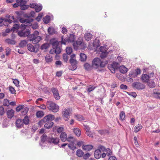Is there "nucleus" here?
<instances>
[{
	"label": "nucleus",
	"mask_w": 160,
	"mask_h": 160,
	"mask_svg": "<svg viewBox=\"0 0 160 160\" xmlns=\"http://www.w3.org/2000/svg\"><path fill=\"white\" fill-rule=\"evenodd\" d=\"M47 107L48 109L52 112H56L58 111L59 106L55 103L52 101H48L47 102Z\"/></svg>",
	"instance_id": "nucleus-2"
},
{
	"label": "nucleus",
	"mask_w": 160,
	"mask_h": 160,
	"mask_svg": "<svg viewBox=\"0 0 160 160\" xmlns=\"http://www.w3.org/2000/svg\"><path fill=\"white\" fill-rule=\"evenodd\" d=\"M101 60L98 58H95L92 61V67L95 68H97L99 67Z\"/></svg>",
	"instance_id": "nucleus-12"
},
{
	"label": "nucleus",
	"mask_w": 160,
	"mask_h": 160,
	"mask_svg": "<svg viewBox=\"0 0 160 160\" xmlns=\"http://www.w3.org/2000/svg\"><path fill=\"white\" fill-rule=\"evenodd\" d=\"M64 128L63 127H61L57 128V132L58 133H62L63 132Z\"/></svg>",
	"instance_id": "nucleus-59"
},
{
	"label": "nucleus",
	"mask_w": 160,
	"mask_h": 160,
	"mask_svg": "<svg viewBox=\"0 0 160 160\" xmlns=\"http://www.w3.org/2000/svg\"><path fill=\"white\" fill-rule=\"evenodd\" d=\"M49 47V45L48 43H45L42 45L41 47V49H44L48 48Z\"/></svg>",
	"instance_id": "nucleus-51"
},
{
	"label": "nucleus",
	"mask_w": 160,
	"mask_h": 160,
	"mask_svg": "<svg viewBox=\"0 0 160 160\" xmlns=\"http://www.w3.org/2000/svg\"><path fill=\"white\" fill-rule=\"evenodd\" d=\"M30 26H31L32 28L33 29H36L38 27V24L37 23H35L34 24H32Z\"/></svg>",
	"instance_id": "nucleus-63"
},
{
	"label": "nucleus",
	"mask_w": 160,
	"mask_h": 160,
	"mask_svg": "<svg viewBox=\"0 0 160 160\" xmlns=\"http://www.w3.org/2000/svg\"><path fill=\"white\" fill-rule=\"evenodd\" d=\"M44 115V113L42 111H38L37 112L36 116L38 118L42 117Z\"/></svg>",
	"instance_id": "nucleus-39"
},
{
	"label": "nucleus",
	"mask_w": 160,
	"mask_h": 160,
	"mask_svg": "<svg viewBox=\"0 0 160 160\" xmlns=\"http://www.w3.org/2000/svg\"><path fill=\"white\" fill-rule=\"evenodd\" d=\"M48 142L49 143L57 145L59 142V139L57 137H49L48 138Z\"/></svg>",
	"instance_id": "nucleus-10"
},
{
	"label": "nucleus",
	"mask_w": 160,
	"mask_h": 160,
	"mask_svg": "<svg viewBox=\"0 0 160 160\" xmlns=\"http://www.w3.org/2000/svg\"><path fill=\"white\" fill-rule=\"evenodd\" d=\"M53 48L55 49V52L56 54H59L60 53L61 51L59 46Z\"/></svg>",
	"instance_id": "nucleus-47"
},
{
	"label": "nucleus",
	"mask_w": 160,
	"mask_h": 160,
	"mask_svg": "<svg viewBox=\"0 0 160 160\" xmlns=\"http://www.w3.org/2000/svg\"><path fill=\"white\" fill-rule=\"evenodd\" d=\"M17 2L13 5L14 8L18 7L19 6L23 4L24 2L22 1V0H16Z\"/></svg>",
	"instance_id": "nucleus-25"
},
{
	"label": "nucleus",
	"mask_w": 160,
	"mask_h": 160,
	"mask_svg": "<svg viewBox=\"0 0 160 160\" xmlns=\"http://www.w3.org/2000/svg\"><path fill=\"white\" fill-rule=\"evenodd\" d=\"M42 9V6H38V5L36 6L35 8V10L36 12H40Z\"/></svg>",
	"instance_id": "nucleus-53"
},
{
	"label": "nucleus",
	"mask_w": 160,
	"mask_h": 160,
	"mask_svg": "<svg viewBox=\"0 0 160 160\" xmlns=\"http://www.w3.org/2000/svg\"><path fill=\"white\" fill-rule=\"evenodd\" d=\"M75 35L72 34H71L70 35L69 37L67 40V41H65V42H73L75 40Z\"/></svg>",
	"instance_id": "nucleus-23"
},
{
	"label": "nucleus",
	"mask_w": 160,
	"mask_h": 160,
	"mask_svg": "<svg viewBox=\"0 0 160 160\" xmlns=\"http://www.w3.org/2000/svg\"><path fill=\"white\" fill-rule=\"evenodd\" d=\"M152 95L155 98L160 99V92L158 89H154L153 90Z\"/></svg>",
	"instance_id": "nucleus-15"
},
{
	"label": "nucleus",
	"mask_w": 160,
	"mask_h": 160,
	"mask_svg": "<svg viewBox=\"0 0 160 160\" xmlns=\"http://www.w3.org/2000/svg\"><path fill=\"white\" fill-rule=\"evenodd\" d=\"M48 139L47 138V136L45 135H42L41 137V142H44Z\"/></svg>",
	"instance_id": "nucleus-57"
},
{
	"label": "nucleus",
	"mask_w": 160,
	"mask_h": 160,
	"mask_svg": "<svg viewBox=\"0 0 160 160\" xmlns=\"http://www.w3.org/2000/svg\"><path fill=\"white\" fill-rule=\"evenodd\" d=\"M16 126L18 128H21L23 126V122L22 120L18 119L15 122Z\"/></svg>",
	"instance_id": "nucleus-17"
},
{
	"label": "nucleus",
	"mask_w": 160,
	"mask_h": 160,
	"mask_svg": "<svg viewBox=\"0 0 160 160\" xmlns=\"http://www.w3.org/2000/svg\"><path fill=\"white\" fill-rule=\"evenodd\" d=\"M14 111L12 109L8 110L7 112V116L8 118H12L14 115Z\"/></svg>",
	"instance_id": "nucleus-21"
},
{
	"label": "nucleus",
	"mask_w": 160,
	"mask_h": 160,
	"mask_svg": "<svg viewBox=\"0 0 160 160\" xmlns=\"http://www.w3.org/2000/svg\"><path fill=\"white\" fill-rule=\"evenodd\" d=\"M80 60L82 61H85L87 58V56L84 53H81L80 54Z\"/></svg>",
	"instance_id": "nucleus-40"
},
{
	"label": "nucleus",
	"mask_w": 160,
	"mask_h": 160,
	"mask_svg": "<svg viewBox=\"0 0 160 160\" xmlns=\"http://www.w3.org/2000/svg\"><path fill=\"white\" fill-rule=\"evenodd\" d=\"M68 145L69 148L71 149L74 150L76 148L75 144L73 142H72L68 144Z\"/></svg>",
	"instance_id": "nucleus-31"
},
{
	"label": "nucleus",
	"mask_w": 160,
	"mask_h": 160,
	"mask_svg": "<svg viewBox=\"0 0 160 160\" xmlns=\"http://www.w3.org/2000/svg\"><path fill=\"white\" fill-rule=\"evenodd\" d=\"M142 128V126L141 124H138L134 128V131L135 132H139Z\"/></svg>",
	"instance_id": "nucleus-28"
},
{
	"label": "nucleus",
	"mask_w": 160,
	"mask_h": 160,
	"mask_svg": "<svg viewBox=\"0 0 160 160\" xmlns=\"http://www.w3.org/2000/svg\"><path fill=\"white\" fill-rule=\"evenodd\" d=\"M149 77L146 74H143L142 76V80L143 82H147L149 80Z\"/></svg>",
	"instance_id": "nucleus-22"
},
{
	"label": "nucleus",
	"mask_w": 160,
	"mask_h": 160,
	"mask_svg": "<svg viewBox=\"0 0 160 160\" xmlns=\"http://www.w3.org/2000/svg\"><path fill=\"white\" fill-rule=\"evenodd\" d=\"M93 148V146L90 145H84L82 146V148L83 150L89 151L91 150Z\"/></svg>",
	"instance_id": "nucleus-20"
},
{
	"label": "nucleus",
	"mask_w": 160,
	"mask_h": 160,
	"mask_svg": "<svg viewBox=\"0 0 160 160\" xmlns=\"http://www.w3.org/2000/svg\"><path fill=\"white\" fill-rule=\"evenodd\" d=\"M75 57V54H72L70 56L69 62L72 66L71 68L70 69L71 70H74L77 68L78 62L76 60Z\"/></svg>",
	"instance_id": "nucleus-3"
},
{
	"label": "nucleus",
	"mask_w": 160,
	"mask_h": 160,
	"mask_svg": "<svg viewBox=\"0 0 160 160\" xmlns=\"http://www.w3.org/2000/svg\"><path fill=\"white\" fill-rule=\"evenodd\" d=\"M98 150H100V151L101 152H104V151H105L106 152H107V153L110 152V150L109 148H106L105 147H104L103 146L100 145L98 147Z\"/></svg>",
	"instance_id": "nucleus-18"
},
{
	"label": "nucleus",
	"mask_w": 160,
	"mask_h": 160,
	"mask_svg": "<svg viewBox=\"0 0 160 160\" xmlns=\"http://www.w3.org/2000/svg\"><path fill=\"white\" fill-rule=\"evenodd\" d=\"M61 141L63 142H65L67 140V135L64 132H62L60 136Z\"/></svg>",
	"instance_id": "nucleus-16"
},
{
	"label": "nucleus",
	"mask_w": 160,
	"mask_h": 160,
	"mask_svg": "<svg viewBox=\"0 0 160 160\" xmlns=\"http://www.w3.org/2000/svg\"><path fill=\"white\" fill-rule=\"evenodd\" d=\"M128 94L130 96H131L134 98H136L137 96L136 93L135 92H128Z\"/></svg>",
	"instance_id": "nucleus-62"
},
{
	"label": "nucleus",
	"mask_w": 160,
	"mask_h": 160,
	"mask_svg": "<svg viewBox=\"0 0 160 160\" xmlns=\"http://www.w3.org/2000/svg\"><path fill=\"white\" fill-rule=\"evenodd\" d=\"M48 32L50 34H52L55 33L54 29L52 28L49 27L48 29Z\"/></svg>",
	"instance_id": "nucleus-49"
},
{
	"label": "nucleus",
	"mask_w": 160,
	"mask_h": 160,
	"mask_svg": "<svg viewBox=\"0 0 160 160\" xmlns=\"http://www.w3.org/2000/svg\"><path fill=\"white\" fill-rule=\"evenodd\" d=\"M23 124L27 125L29 123V120L28 116H26L23 120Z\"/></svg>",
	"instance_id": "nucleus-45"
},
{
	"label": "nucleus",
	"mask_w": 160,
	"mask_h": 160,
	"mask_svg": "<svg viewBox=\"0 0 160 160\" xmlns=\"http://www.w3.org/2000/svg\"><path fill=\"white\" fill-rule=\"evenodd\" d=\"M27 42L26 40L22 41L19 44L20 47H23L27 44Z\"/></svg>",
	"instance_id": "nucleus-46"
},
{
	"label": "nucleus",
	"mask_w": 160,
	"mask_h": 160,
	"mask_svg": "<svg viewBox=\"0 0 160 160\" xmlns=\"http://www.w3.org/2000/svg\"><path fill=\"white\" fill-rule=\"evenodd\" d=\"M90 156V155L89 153H87L85 155H83V158L84 159H88Z\"/></svg>",
	"instance_id": "nucleus-61"
},
{
	"label": "nucleus",
	"mask_w": 160,
	"mask_h": 160,
	"mask_svg": "<svg viewBox=\"0 0 160 160\" xmlns=\"http://www.w3.org/2000/svg\"><path fill=\"white\" fill-rule=\"evenodd\" d=\"M93 46L95 48H98L100 45V42L99 40H95L93 41Z\"/></svg>",
	"instance_id": "nucleus-38"
},
{
	"label": "nucleus",
	"mask_w": 160,
	"mask_h": 160,
	"mask_svg": "<svg viewBox=\"0 0 160 160\" xmlns=\"http://www.w3.org/2000/svg\"><path fill=\"white\" fill-rule=\"evenodd\" d=\"M53 123L52 122H49L46 123L44 126V128L47 129L51 128L53 125Z\"/></svg>",
	"instance_id": "nucleus-26"
},
{
	"label": "nucleus",
	"mask_w": 160,
	"mask_h": 160,
	"mask_svg": "<svg viewBox=\"0 0 160 160\" xmlns=\"http://www.w3.org/2000/svg\"><path fill=\"white\" fill-rule=\"evenodd\" d=\"M82 42V41L78 40L77 41L75 42H74L73 44L74 48L77 49L78 46L81 44Z\"/></svg>",
	"instance_id": "nucleus-32"
},
{
	"label": "nucleus",
	"mask_w": 160,
	"mask_h": 160,
	"mask_svg": "<svg viewBox=\"0 0 160 160\" xmlns=\"http://www.w3.org/2000/svg\"><path fill=\"white\" fill-rule=\"evenodd\" d=\"M134 71L136 74H135V76L133 77H136L139 74L141 73V70L139 68H137L136 70Z\"/></svg>",
	"instance_id": "nucleus-58"
},
{
	"label": "nucleus",
	"mask_w": 160,
	"mask_h": 160,
	"mask_svg": "<svg viewBox=\"0 0 160 160\" xmlns=\"http://www.w3.org/2000/svg\"><path fill=\"white\" fill-rule=\"evenodd\" d=\"M51 91L53 93L54 97L57 100H58L60 99V97L57 89L55 88H52L51 89Z\"/></svg>",
	"instance_id": "nucleus-13"
},
{
	"label": "nucleus",
	"mask_w": 160,
	"mask_h": 160,
	"mask_svg": "<svg viewBox=\"0 0 160 160\" xmlns=\"http://www.w3.org/2000/svg\"><path fill=\"white\" fill-rule=\"evenodd\" d=\"M9 90L11 93L12 94H15L16 90L12 86H10L9 87Z\"/></svg>",
	"instance_id": "nucleus-48"
},
{
	"label": "nucleus",
	"mask_w": 160,
	"mask_h": 160,
	"mask_svg": "<svg viewBox=\"0 0 160 160\" xmlns=\"http://www.w3.org/2000/svg\"><path fill=\"white\" fill-rule=\"evenodd\" d=\"M120 120L123 121L125 120V114L124 112L122 111L119 114Z\"/></svg>",
	"instance_id": "nucleus-33"
},
{
	"label": "nucleus",
	"mask_w": 160,
	"mask_h": 160,
	"mask_svg": "<svg viewBox=\"0 0 160 160\" xmlns=\"http://www.w3.org/2000/svg\"><path fill=\"white\" fill-rule=\"evenodd\" d=\"M100 51L102 53L101 55V58H104L106 56L107 54L106 53V51L105 50L104 47L101 46L100 48Z\"/></svg>",
	"instance_id": "nucleus-19"
},
{
	"label": "nucleus",
	"mask_w": 160,
	"mask_h": 160,
	"mask_svg": "<svg viewBox=\"0 0 160 160\" xmlns=\"http://www.w3.org/2000/svg\"><path fill=\"white\" fill-rule=\"evenodd\" d=\"M9 101L7 99H5L3 101V105L4 106H9Z\"/></svg>",
	"instance_id": "nucleus-50"
},
{
	"label": "nucleus",
	"mask_w": 160,
	"mask_h": 160,
	"mask_svg": "<svg viewBox=\"0 0 160 160\" xmlns=\"http://www.w3.org/2000/svg\"><path fill=\"white\" fill-rule=\"evenodd\" d=\"M63 58L64 61L65 62H67L68 60V55L66 54H64L63 55Z\"/></svg>",
	"instance_id": "nucleus-60"
},
{
	"label": "nucleus",
	"mask_w": 160,
	"mask_h": 160,
	"mask_svg": "<svg viewBox=\"0 0 160 160\" xmlns=\"http://www.w3.org/2000/svg\"><path fill=\"white\" fill-rule=\"evenodd\" d=\"M96 88V87H93V85H90L88 88L87 91L88 92H90L92 91L94 89Z\"/></svg>",
	"instance_id": "nucleus-55"
},
{
	"label": "nucleus",
	"mask_w": 160,
	"mask_h": 160,
	"mask_svg": "<svg viewBox=\"0 0 160 160\" xmlns=\"http://www.w3.org/2000/svg\"><path fill=\"white\" fill-rule=\"evenodd\" d=\"M92 35L90 33H87L85 35V39L89 41L92 38Z\"/></svg>",
	"instance_id": "nucleus-36"
},
{
	"label": "nucleus",
	"mask_w": 160,
	"mask_h": 160,
	"mask_svg": "<svg viewBox=\"0 0 160 160\" xmlns=\"http://www.w3.org/2000/svg\"><path fill=\"white\" fill-rule=\"evenodd\" d=\"M75 118L78 121H82L84 120V118L81 115H77L75 116Z\"/></svg>",
	"instance_id": "nucleus-44"
},
{
	"label": "nucleus",
	"mask_w": 160,
	"mask_h": 160,
	"mask_svg": "<svg viewBox=\"0 0 160 160\" xmlns=\"http://www.w3.org/2000/svg\"><path fill=\"white\" fill-rule=\"evenodd\" d=\"M85 133L86 134H87V135L90 137H93V133L91 131H89V130H87L86 132Z\"/></svg>",
	"instance_id": "nucleus-56"
},
{
	"label": "nucleus",
	"mask_w": 160,
	"mask_h": 160,
	"mask_svg": "<svg viewBox=\"0 0 160 160\" xmlns=\"http://www.w3.org/2000/svg\"><path fill=\"white\" fill-rule=\"evenodd\" d=\"M108 62L107 61H102L101 60V62L100 63L99 67H101V68H103L107 64Z\"/></svg>",
	"instance_id": "nucleus-54"
},
{
	"label": "nucleus",
	"mask_w": 160,
	"mask_h": 160,
	"mask_svg": "<svg viewBox=\"0 0 160 160\" xmlns=\"http://www.w3.org/2000/svg\"><path fill=\"white\" fill-rule=\"evenodd\" d=\"M94 156L95 158L97 159L99 158L101 156V152L100 150L97 149L94 152Z\"/></svg>",
	"instance_id": "nucleus-24"
},
{
	"label": "nucleus",
	"mask_w": 160,
	"mask_h": 160,
	"mask_svg": "<svg viewBox=\"0 0 160 160\" xmlns=\"http://www.w3.org/2000/svg\"><path fill=\"white\" fill-rule=\"evenodd\" d=\"M22 28V30L20 31H19L18 32V35L20 37H28L30 34V31L26 30L25 29V28H24V27Z\"/></svg>",
	"instance_id": "nucleus-6"
},
{
	"label": "nucleus",
	"mask_w": 160,
	"mask_h": 160,
	"mask_svg": "<svg viewBox=\"0 0 160 160\" xmlns=\"http://www.w3.org/2000/svg\"><path fill=\"white\" fill-rule=\"evenodd\" d=\"M71 109L70 108L65 109L62 112V116L64 119L66 121H68L69 118L70 112Z\"/></svg>",
	"instance_id": "nucleus-7"
},
{
	"label": "nucleus",
	"mask_w": 160,
	"mask_h": 160,
	"mask_svg": "<svg viewBox=\"0 0 160 160\" xmlns=\"http://www.w3.org/2000/svg\"><path fill=\"white\" fill-rule=\"evenodd\" d=\"M73 132L78 137H79L81 134V131L78 128H75L73 129Z\"/></svg>",
	"instance_id": "nucleus-27"
},
{
	"label": "nucleus",
	"mask_w": 160,
	"mask_h": 160,
	"mask_svg": "<svg viewBox=\"0 0 160 160\" xmlns=\"http://www.w3.org/2000/svg\"><path fill=\"white\" fill-rule=\"evenodd\" d=\"M50 19L49 16L47 15L43 18V21L45 23L47 24L49 22Z\"/></svg>",
	"instance_id": "nucleus-42"
},
{
	"label": "nucleus",
	"mask_w": 160,
	"mask_h": 160,
	"mask_svg": "<svg viewBox=\"0 0 160 160\" xmlns=\"http://www.w3.org/2000/svg\"><path fill=\"white\" fill-rule=\"evenodd\" d=\"M45 60L47 62H51L52 60V56L48 54L45 57Z\"/></svg>",
	"instance_id": "nucleus-35"
},
{
	"label": "nucleus",
	"mask_w": 160,
	"mask_h": 160,
	"mask_svg": "<svg viewBox=\"0 0 160 160\" xmlns=\"http://www.w3.org/2000/svg\"><path fill=\"white\" fill-rule=\"evenodd\" d=\"M55 118V117L53 115L49 114L45 116L43 118L44 122H47L50 121H52Z\"/></svg>",
	"instance_id": "nucleus-14"
},
{
	"label": "nucleus",
	"mask_w": 160,
	"mask_h": 160,
	"mask_svg": "<svg viewBox=\"0 0 160 160\" xmlns=\"http://www.w3.org/2000/svg\"><path fill=\"white\" fill-rule=\"evenodd\" d=\"M84 67L85 69L87 70H90L92 69L93 67L92 66H91L88 63H86L84 64Z\"/></svg>",
	"instance_id": "nucleus-30"
},
{
	"label": "nucleus",
	"mask_w": 160,
	"mask_h": 160,
	"mask_svg": "<svg viewBox=\"0 0 160 160\" xmlns=\"http://www.w3.org/2000/svg\"><path fill=\"white\" fill-rule=\"evenodd\" d=\"M27 47L28 50L29 51L31 52H34L35 51L34 47L31 44H28Z\"/></svg>",
	"instance_id": "nucleus-34"
},
{
	"label": "nucleus",
	"mask_w": 160,
	"mask_h": 160,
	"mask_svg": "<svg viewBox=\"0 0 160 160\" xmlns=\"http://www.w3.org/2000/svg\"><path fill=\"white\" fill-rule=\"evenodd\" d=\"M39 32L37 31H35L33 33L30 34L27 38L28 41L31 42L34 44L39 42L42 39L41 37L38 36Z\"/></svg>",
	"instance_id": "nucleus-1"
},
{
	"label": "nucleus",
	"mask_w": 160,
	"mask_h": 160,
	"mask_svg": "<svg viewBox=\"0 0 160 160\" xmlns=\"http://www.w3.org/2000/svg\"><path fill=\"white\" fill-rule=\"evenodd\" d=\"M120 71L122 73H125L128 71L127 68L124 66H121L119 68Z\"/></svg>",
	"instance_id": "nucleus-29"
},
{
	"label": "nucleus",
	"mask_w": 160,
	"mask_h": 160,
	"mask_svg": "<svg viewBox=\"0 0 160 160\" xmlns=\"http://www.w3.org/2000/svg\"><path fill=\"white\" fill-rule=\"evenodd\" d=\"M19 21L23 23L21 25L22 28L24 27V28H26V27L30 26L31 25L30 21L27 19L22 18L20 19Z\"/></svg>",
	"instance_id": "nucleus-8"
},
{
	"label": "nucleus",
	"mask_w": 160,
	"mask_h": 160,
	"mask_svg": "<svg viewBox=\"0 0 160 160\" xmlns=\"http://www.w3.org/2000/svg\"><path fill=\"white\" fill-rule=\"evenodd\" d=\"M66 52L67 54L70 55L72 52V48L70 47H68L66 48Z\"/></svg>",
	"instance_id": "nucleus-52"
},
{
	"label": "nucleus",
	"mask_w": 160,
	"mask_h": 160,
	"mask_svg": "<svg viewBox=\"0 0 160 160\" xmlns=\"http://www.w3.org/2000/svg\"><path fill=\"white\" fill-rule=\"evenodd\" d=\"M22 1L24 2V3L23 4H22V5H20L21 9L22 10H24L27 9L28 8V6L26 5H25L26 4V2L25 1V0H22Z\"/></svg>",
	"instance_id": "nucleus-41"
},
{
	"label": "nucleus",
	"mask_w": 160,
	"mask_h": 160,
	"mask_svg": "<svg viewBox=\"0 0 160 160\" xmlns=\"http://www.w3.org/2000/svg\"><path fill=\"white\" fill-rule=\"evenodd\" d=\"M132 87L138 90L144 89L145 86V85L139 82H134L132 84Z\"/></svg>",
	"instance_id": "nucleus-9"
},
{
	"label": "nucleus",
	"mask_w": 160,
	"mask_h": 160,
	"mask_svg": "<svg viewBox=\"0 0 160 160\" xmlns=\"http://www.w3.org/2000/svg\"><path fill=\"white\" fill-rule=\"evenodd\" d=\"M15 13L17 14V18H14V16L12 15H10L8 16V19H6L4 20V22H8L9 23H11L12 22H17L18 21V19L20 17V13L18 11L15 12Z\"/></svg>",
	"instance_id": "nucleus-4"
},
{
	"label": "nucleus",
	"mask_w": 160,
	"mask_h": 160,
	"mask_svg": "<svg viewBox=\"0 0 160 160\" xmlns=\"http://www.w3.org/2000/svg\"><path fill=\"white\" fill-rule=\"evenodd\" d=\"M118 67V63L113 62L112 64L108 65V68L112 73H114L115 72V70L117 69Z\"/></svg>",
	"instance_id": "nucleus-11"
},
{
	"label": "nucleus",
	"mask_w": 160,
	"mask_h": 160,
	"mask_svg": "<svg viewBox=\"0 0 160 160\" xmlns=\"http://www.w3.org/2000/svg\"><path fill=\"white\" fill-rule=\"evenodd\" d=\"M23 108V105H19L16 108V110L17 112L20 111Z\"/></svg>",
	"instance_id": "nucleus-64"
},
{
	"label": "nucleus",
	"mask_w": 160,
	"mask_h": 160,
	"mask_svg": "<svg viewBox=\"0 0 160 160\" xmlns=\"http://www.w3.org/2000/svg\"><path fill=\"white\" fill-rule=\"evenodd\" d=\"M83 154L84 152L81 149L78 150L76 152V154L78 157H82L83 156Z\"/></svg>",
	"instance_id": "nucleus-37"
},
{
	"label": "nucleus",
	"mask_w": 160,
	"mask_h": 160,
	"mask_svg": "<svg viewBox=\"0 0 160 160\" xmlns=\"http://www.w3.org/2000/svg\"><path fill=\"white\" fill-rule=\"evenodd\" d=\"M50 42L53 48L59 46L61 43L66 44L65 42L63 41V37H62V41H61L59 42L55 39H52L51 40Z\"/></svg>",
	"instance_id": "nucleus-5"
},
{
	"label": "nucleus",
	"mask_w": 160,
	"mask_h": 160,
	"mask_svg": "<svg viewBox=\"0 0 160 160\" xmlns=\"http://www.w3.org/2000/svg\"><path fill=\"white\" fill-rule=\"evenodd\" d=\"M5 42L8 44H10L12 45L15 44L16 42L14 40L10 39H6L5 40Z\"/></svg>",
	"instance_id": "nucleus-43"
}]
</instances>
